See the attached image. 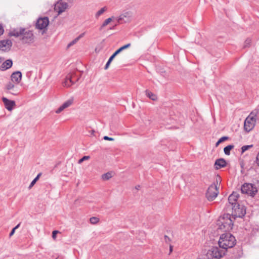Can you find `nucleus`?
<instances>
[{
	"label": "nucleus",
	"mask_w": 259,
	"mask_h": 259,
	"mask_svg": "<svg viewBox=\"0 0 259 259\" xmlns=\"http://www.w3.org/2000/svg\"><path fill=\"white\" fill-rule=\"evenodd\" d=\"M236 240L235 237L229 233H224L221 235L218 244L220 250L224 251L225 253L228 248H232L236 244Z\"/></svg>",
	"instance_id": "obj_1"
},
{
	"label": "nucleus",
	"mask_w": 259,
	"mask_h": 259,
	"mask_svg": "<svg viewBox=\"0 0 259 259\" xmlns=\"http://www.w3.org/2000/svg\"><path fill=\"white\" fill-rule=\"evenodd\" d=\"M218 225L219 228L224 232L231 231L233 228V222L231 219L230 214L227 213L221 217L219 220Z\"/></svg>",
	"instance_id": "obj_2"
},
{
	"label": "nucleus",
	"mask_w": 259,
	"mask_h": 259,
	"mask_svg": "<svg viewBox=\"0 0 259 259\" xmlns=\"http://www.w3.org/2000/svg\"><path fill=\"white\" fill-rule=\"evenodd\" d=\"M232 210L231 215L235 219L237 218H243L246 214V208L243 205L237 204L236 205H233L229 210Z\"/></svg>",
	"instance_id": "obj_3"
},
{
	"label": "nucleus",
	"mask_w": 259,
	"mask_h": 259,
	"mask_svg": "<svg viewBox=\"0 0 259 259\" xmlns=\"http://www.w3.org/2000/svg\"><path fill=\"white\" fill-rule=\"evenodd\" d=\"M225 255V252L217 246L212 247L206 254V259H220Z\"/></svg>",
	"instance_id": "obj_4"
},
{
	"label": "nucleus",
	"mask_w": 259,
	"mask_h": 259,
	"mask_svg": "<svg viewBox=\"0 0 259 259\" xmlns=\"http://www.w3.org/2000/svg\"><path fill=\"white\" fill-rule=\"evenodd\" d=\"M241 191L243 194L253 197L257 192L256 187L251 183H245L241 187Z\"/></svg>",
	"instance_id": "obj_5"
},
{
	"label": "nucleus",
	"mask_w": 259,
	"mask_h": 259,
	"mask_svg": "<svg viewBox=\"0 0 259 259\" xmlns=\"http://www.w3.org/2000/svg\"><path fill=\"white\" fill-rule=\"evenodd\" d=\"M219 193L217 184L214 183L208 187L206 197L209 201H212L217 197Z\"/></svg>",
	"instance_id": "obj_6"
},
{
	"label": "nucleus",
	"mask_w": 259,
	"mask_h": 259,
	"mask_svg": "<svg viewBox=\"0 0 259 259\" xmlns=\"http://www.w3.org/2000/svg\"><path fill=\"white\" fill-rule=\"evenodd\" d=\"M256 119L254 116L249 115L245 120L244 129L247 132H249L254 127Z\"/></svg>",
	"instance_id": "obj_7"
},
{
	"label": "nucleus",
	"mask_w": 259,
	"mask_h": 259,
	"mask_svg": "<svg viewBox=\"0 0 259 259\" xmlns=\"http://www.w3.org/2000/svg\"><path fill=\"white\" fill-rule=\"evenodd\" d=\"M239 197V194L236 192H233L228 197V203L226 205V209L227 211H229V209L233 207V205H236L238 203L237 200Z\"/></svg>",
	"instance_id": "obj_8"
},
{
	"label": "nucleus",
	"mask_w": 259,
	"mask_h": 259,
	"mask_svg": "<svg viewBox=\"0 0 259 259\" xmlns=\"http://www.w3.org/2000/svg\"><path fill=\"white\" fill-rule=\"evenodd\" d=\"M20 39L25 44H29L33 42L34 35L32 31L24 28V31Z\"/></svg>",
	"instance_id": "obj_9"
},
{
	"label": "nucleus",
	"mask_w": 259,
	"mask_h": 259,
	"mask_svg": "<svg viewBox=\"0 0 259 259\" xmlns=\"http://www.w3.org/2000/svg\"><path fill=\"white\" fill-rule=\"evenodd\" d=\"M5 90L7 93L11 94L13 95H18L19 93L18 87L12 82L9 81L6 84Z\"/></svg>",
	"instance_id": "obj_10"
},
{
	"label": "nucleus",
	"mask_w": 259,
	"mask_h": 259,
	"mask_svg": "<svg viewBox=\"0 0 259 259\" xmlns=\"http://www.w3.org/2000/svg\"><path fill=\"white\" fill-rule=\"evenodd\" d=\"M131 46V44H127L124 46H123L122 47L119 48L118 50H117L108 59L107 62L106 63L105 66V69H107L109 66L110 65L111 62L112 61V60L114 59V58L116 56H117L118 54H119L121 51L123 50L129 48Z\"/></svg>",
	"instance_id": "obj_11"
},
{
	"label": "nucleus",
	"mask_w": 259,
	"mask_h": 259,
	"mask_svg": "<svg viewBox=\"0 0 259 259\" xmlns=\"http://www.w3.org/2000/svg\"><path fill=\"white\" fill-rule=\"evenodd\" d=\"M49 20L48 17L40 18L36 23V28L40 30L46 28L49 25Z\"/></svg>",
	"instance_id": "obj_12"
},
{
	"label": "nucleus",
	"mask_w": 259,
	"mask_h": 259,
	"mask_svg": "<svg viewBox=\"0 0 259 259\" xmlns=\"http://www.w3.org/2000/svg\"><path fill=\"white\" fill-rule=\"evenodd\" d=\"M78 78H77L75 76L72 74H68L66 76L63 84L64 86L69 87L72 84H74L77 81Z\"/></svg>",
	"instance_id": "obj_13"
},
{
	"label": "nucleus",
	"mask_w": 259,
	"mask_h": 259,
	"mask_svg": "<svg viewBox=\"0 0 259 259\" xmlns=\"http://www.w3.org/2000/svg\"><path fill=\"white\" fill-rule=\"evenodd\" d=\"M12 46V42L10 39H4L0 41V51H9Z\"/></svg>",
	"instance_id": "obj_14"
},
{
	"label": "nucleus",
	"mask_w": 259,
	"mask_h": 259,
	"mask_svg": "<svg viewBox=\"0 0 259 259\" xmlns=\"http://www.w3.org/2000/svg\"><path fill=\"white\" fill-rule=\"evenodd\" d=\"M2 100L4 104L5 108L9 111H12L16 106V103L13 100H11L6 97H3Z\"/></svg>",
	"instance_id": "obj_15"
},
{
	"label": "nucleus",
	"mask_w": 259,
	"mask_h": 259,
	"mask_svg": "<svg viewBox=\"0 0 259 259\" xmlns=\"http://www.w3.org/2000/svg\"><path fill=\"white\" fill-rule=\"evenodd\" d=\"M68 6V5L66 2L61 1L60 2H58L57 4L55 5V10L59 14H60L65 11Z\"/></svg>",
	"instance_id": "obj_16"
},
{
	"label": "nucleus",
	"mask_w": 259,
	"mask_h": 259,
	"mask_svg": "<svg viewBox=\"0 0 259 259\" xmlns=\"http://www.w3.org/2000/svg\"><path fill=\"white\" fill-rule=\"evenodd\" d=\"M11 78V81L10 82L18 84L21 80L22 73L19 71H15L12 74Z\"/></svg>",
	"instance_id": "obj_17"
},
{
	"label": "nucleus",
	"mask_w": 259,
	"mask_h": 259,
	"mask_svg": "<svg viewBox=\"0 0 259 259\" xmlns=\"http://www.w3.org/2000/svg\"><path fill=\"white\" fill-rule=\"evenodd\" d=\"M73 102V98H71L63 103V104L60 106L58 109L56 111V113L58 114L63 111L65 109L69 107L72 105Z\"/></svg>",
	"instance_id": "obj_18"
},
{
	"label": "nucleus",
	"mask_w": 259,
	"mask_h": 259,
	"mask_svg": "<svg viewBox=\"0 0 259 259\" xmlns=\"http://www.w3.org/2000/svg\"><path fill=\"white\" fill-rule=\"evenodd\" d=\"M227 165L226 161L224 158H219L215 160L214 163V168L215 169H219L224 168Z\"/></svg>",
	"instance_id": "obj_19"
},
{
	"label": "nucleus",
	"mask_w": 259,
	"mask_h": 259,
	"mask_svg": "<svg viewBox=\"0 0 259 259\" xmlns=\"http://www.w3.org/2000/svg\"><path fill=\"white\" fill-rule=\"evenodd\" d=\"M24 31V28H19L14 29L13 30H11L9 32V35L15 36V37H21Z\"/></svg>",
	"instance_id": "obj_20"
},
{
	"label": "nucleus",
	"mask_w": 259,
	"mask_h": 259,
	"mask_svg": "<svg viewBox=\"0 0 259 259\" xmlns=\"http://www.w3.org/2000/svg\"><path fill=\"white\" fill-rule=\"evenodd\" d=\"M13 65V61L11 59H8L4 62L0 66V70L5 71L10 68Z\"/></svg>",
	"instance_id": "obj_21"
},
{
	"label": "nucleus",
	"mask_w": 259,
	"mask_h": 259,
	"mask_svg": "<svg viewBox=\"0 0 259 259\" xmlns=\"http://www.w3.org/2000/svg\"><path fill=\"white\" fill-rule=\"evenodd\" d=\"M145 93H146V95L147 96V97H148L149 98H150L152 100L155 101L157 99L156 96L155 94H154L153 93H152L151 92H150V91L146 90L145 91Z\"/></svg>",
	"instance_id": "obj_22"
},
{
	"label": "nucleus",
	"mask_w": 259,
	"mask_h": 259,
	"mask_svg": "<svg viewBox=\"0 0 259 259\" xmlns=\"http://www.w3.org/2000/svg\"><path fill=\"white\" fill-rule=\"evenodd\" d=\"M234 147L233 145H229L225 147L224 149L225 154L227 155H229L230 154V150H232Z\"/></svg>",
	"instance_id": "obj_23"
},
{
	"label": "nucleus",
	"mask_w": 259,
	"mask_h": 259,
	"mask_svg": "<svg viewBox=\"0 0 259 259\" xmlns=\"http://www.w3.org/2000/svg\"><path fill=\"white\" fill-rule=\"evenodd\" d=\"M106 9V7H104L98 11L95 14L96 18H98L100 15L103 14L105 12Z\"/></svg>",
	"instance_id": "obj_24"
},
{
	"label": "nucleus",
	"mask_w": 259,
	"mask_h": 259,
	"mask_svg": "<svg viewBox=\"0 0 259 259\" xmlns=\"http://www.w3.org/2000/svg\"><path fill=\"white\" fill-rule=\"evenodd\" d=\"M112 177V174L110 172H108L102 175V178L104 180H108Z\"/></svg>",
	"instance_id": "obj_25"
},
{
	"label": "nucleus",
	"mask_w": 259,
	"mask_h": 259,
	"mask_svg": "<svg viewBox=\"0 0 259 259\" xmlns=\"http://www.w3.org/2000/svg\"><path fill=\"white\" fill-rule=\"evenodd\" d=\"M41 176V173H39L37 175V176L32 180V181L31 182L29 188L30 189L32 188L34 185L36 183V181L39 179V177Z\"/></svg>",
	"instance_id": "obj_26"
},
{
	"label": "nucleus",
	"mask_w": 259,
	"mask_h": 259,
	"mask_svg": "<svg viewBox=\"0 0 259 259\" xmlns=\"http://www.w3.org/2000/svg\"><path fill=\"white\" fill-rule=\"evenodd\" d=\"M112 18H109L105 20V21L103 22L102 25L101 26L100 29H102L103 27H105L109 23H110L112 21Z\"/></svg>",
	"instance_id": "obj_27"
},
{
	"label": "nucleus",
	"mask_w": 259,
	"mask_h": 259,
	"mask_svg": "<svg viewBox=\"0 0 259 259\" xmlns=\"http://www.w3.org/2000/svg\"><path fill=\"white\" fill-rule=\"evenodd\" d=\"M252 145L243 146L241 148V153H244L245 151L249 149L250 148L252 147Z\"/></svg>",
	"instance_id": "obj_28"
},
{
	"label": "nucleus",
	"mask_w": 259,
	"mask_h": 259,
	"mask_svg": "<svg viewBox=\"0 0 259 259\" xmlns=\"http://www.w3.org/2000/svg\"><path fill=\"white\" fill-rule=\"evenodd\" d=\"M251 42V40L250 38H247L244 44L243 48H245L250 46Z\"/></svg>",
	"instance_id": "obj_29"
},
{
	"label": "nucleus",
	"mask_w": 259,
	"mask_h": 259,
	"mask_svg": "<svg viewBox=\"0 0 259 259\" xmlns=\"http://www.w3.org/2000/svg\"><path fill=\"white\" fill-rule=\"evenodd\" d=\"M90 220L91 224H96L99 222V219L96 217H92L90 218Z\"/></svg>",
	"instance_id": "obj_30"
},
{
	"label": "nucleus",
	"mask_w": 259,
	"mask_h": 259,
	"mask_svg": "<svg viewBox=\"0 0 259 259\" xmlns=\"http://www.w3.org/2000/svg\"><path fill=\"white\" fill-rule=\"evenodd\" d=\"M78 41V38H75L74 39H73V40L70 41L68 44L67 48H70L71 46H72L74 45V44H75Z\"/></svg>",
	"instance_id": "obj_31"
},
{
	"label": "nucleus",
	"mask_w": 259,
	"mask_h": 259,
	"mask_svg": "<svg viewBox=\"0 0 259 259\" xmlns=\"http://www.w3.org/2000/svg\"><path fill=\"white\" fill-rule=\"evenodd\" d=\"M89 158H90V156H83L81 158H80L78 160V163L80 164L83 161L86 160H88Z\"/></svg>",
	"instance_id": "obj_32"
},
{
	"label": "nucleus",
	"mask_w": 259,
	"mask_h": 259,
	"mask_svg": "<svg viewBox=\"0 0 259 259\" xmlns=\"http://www.w3.org/2000/svg\"><path fill=\"white\" fill-rule=\"evenodd\" d=\"M227 139H228L227 137H223L221 138L218 140V141L217 142L216 146H217L220 143H221V142H222L223 141H224V140H225Z\"/></svg>",
	"instance_id": "obj_33"
},
{
	"label": "nucleus",
	"mask_w": 259,
	"mask_h": 259,
	"mask_svg": "<svg viewBox=\"0 0 259 259\" xmlns=\"http://www.w3.org/2000/svg\"><path fill=\"white\" fill-rule=\"evenodd\" d=\"M103 139L105 140H108V141H113L114 140V139L112 138H111V137H109L107 136H105L103 137Z\"/></svg>",
	"instance_id": "obj_34"
},
{
	"label": "nucleus",
	"mask_w": 259,
	"mask_h": 259,
	"mask_svg": "<svg viewBox=\"0 0 259 259\" xmlns=\"http://www.w3.org/2000/svg\"><path fill=\"white\" fill-rule=\"evenodd\" d=\"M59 233V231H57V230H55V231H53V233H52V237L55 239L56 238V235L57 233Z\"/></svg>",
	"instance_id": "obj_35"
},
{
	"label": "nucleus",
	"mask_w": 259,
	"mask_h": 259,
	"mask_svg": "<svg viewBox=\"0 0 259 259\" xmlns=\"http://www.w3.org/2000/svg\"><path fill=\"white\" fill-rule=\"evenodd\" d=\"M164 239H165V241L166 243H168L170 240V238L167 235L164 236Z\"/></svg>",
	"instance_id": "obj_36"
},
{
	"label": "nucleus",
	"mask_w": 259,
	"mask_h": 259,
	"mask_svg": "<svg viewBox=\"0 0 259 259\" xmlns=\"http://www.w3.org/2000/svg\"><path fill=\"white\" fill-rule=\"evenodd\" d=\"M4 29L2 25L0 24V36L4 33Z\"/></svg>",
	"instance_id": "obj_37"
},
{
	"label": "nucleus",
	"mask_w": 259,
	"mask_h": 259,
	"mask_svg": "<svg viewBox=\"0 0 259 259\" xmlns=\"http://www.w3.org/2000/svg\"><path fill=\"white\" fill-rule=\"evenodd\" d=\"M256 163L259 166V153L257 154L256 159Z\"/></svg>",
	"instance_id": "obj_38"
},
{
	"label": "nucleus",
	"mask_w": 259,
	"mask_h": 259,
	"mask_svg": "<svg viewBox=\"0 0 259 259\" xmlns=\"http://www.w3.org/2000/svg\"><path fill=\"white\" fill-rule=\"evenodd\" d=\"M15 231V229H13L12 230V231H11V232H10V233L9 236H10V237H11V236H12L14 234Z\"/></svg>",
	"instance_id": "obj_39"
},
{
	"label": "nucleus",
	"mask_w": 259,
	"mask_h": 259,
	"mask_svg": "<svg viewBox=\"0 0 259 259\" xmlns=\"http://www.w3.org/2000/svg\"><path fill=\"white\" fill-rule=\"evenodd\" d=\"M84 33H82L76 38H78V40H79L81 37H82L84 36Z\"/></svg>",
	"instance_id": "obj_40"
},
{
	"label": "nucleus",
	"mask_w": 259,
	"mask_h": 259,
	"mask_svg": "<svg viewBox=\"0 0 259 259\" xmlns=\"http://www.w3.org/2000/svg\"><path fill=\"white\" fill-rule=\"evenodd\" d=\"M172 251V246L171 245H170L169 246V252L170 253Z\"/></svg>",
	"instance_id": "obj_41"
},
{
	"label": "nucleus",
	"mask_w": 259,
	"mask_h": 259,
	"mask_svg": "<svg viewBox=\"0 0 259 259\" xmlns=\"http://www.w3.org/2000/svg\"><path fill=\"white\" fill-rule=\"evenodd\" d=\"M140 188V185H137L135 187V189H137V190H139V189Z\"/></svg>",
	"instance_id": "obj_42"
},
{
	"label": "nucleus",
	"mask_w": 259,
	"mask_h": 259,
	"mask_svg": "<svg viewBox=\"0 0 259 259\" xmlns=\"http://www.w3.org/2000/svg\"><path fill=\"white\" fill-rule=\"evenodd\" d=\"M20 226V224H18L16 226H15L13 229H15V230L17 229Z\"/></svg>",
	"instance_id": "obj_43"
},
{
	"label": "nucleus",
	"mask_w": 259,
	"mask_h": 259,
	"mask_svg": "<svg viewBox=\"0 0 259 259\" xmlns=\"http://www.w3.org/2000/svg\"><path fill=\"white\" fill-rule=\"evenodd\" d=\"M90 132H91V135H93L94 133H95V131L94 130H91Z\"/></svg>",
	"instance_id": "obj_44"
},
{
	"label": "nucleus",
	"mask_w": 259,
	"mask_h": 259,
	"mask_svg": "<svg viewBox=\"0 0 259 259\" xmlns=\"http://www.w3.org/2000/svg\"><path fill=\"white\" fill-rule=\"evenodd\" d=\"M121 19H122V18H121V17H119V18H118V22H120V21L121 20Z\"/></svg>",
	"instance_id": "obj_45"
},
{
	"label": "nucleus",
	"mask_w": 259,
	"mask_h": 259,
	"mask_svg": "<svg viewBox=\"0 0 259 259\" xmlns=\"http://www.w3.org/2000/svg\"><path fill=\"white\" fill-rule=\"evenodd\" d=\"M3 58L2 57H0V63L2 62Z\"/></svg>",
	"instance_id": "obj_46"
}]
</instances>
